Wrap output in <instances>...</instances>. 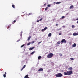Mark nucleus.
Here are the masks:
<instances>
[{
  "mask_svg": "<svg viewBox=\"0 0 78 78\" xmlns=\"http://www.w3.org/2000/svg\"><path fill=\"white\" fill-rule=\"evenodd\" d=\"M53 56V54L52 53H49L47 55L48 58H51Z\"/></svg>",
  "mask_w": 78,
  "mask_h": 78,
  "instance_id": "f257e3e1",
  "label": "nucleus"
},
{
  "mask_svg": "<svg viewBox=\"0 0 78 78\" xmlns=\"http://www.w3.org/2000/svg\"><path fill=\"white\" fill-rule=\"evenodd\" d=\"M56 77H61V76H62V74H61V73H58L56 75H55Z\"/></svg>",
  "mask_w": 78,
  "mask_h": 78,
  "instance_id": "f03ea898",
  "label": "nucleus"
},
{
  "mask_svg": "<svg viewBox=\"0 0 78 78\" xmlns=\"http://www.w3.org/2000/svg\"><path fill=\"white\" fill-rule=\"evenodd\" d=\"M73 73L72 71L71 70L69 71H67V73H68V75H72V74Z\"/></svg>",
  "mask_w": 78,
  "mask_h": 78,
  "instance_id": "7ed1b4c3",
  "label": "nucleus"
},
{
  "mask_svg": "<svg viewBox=\"0 0 78 78\" xmlns=\"http://www.w3.org/2000/svg\"><path fill=\"white\" fill-rule=\"evenodd\" d=\"M61 42L62 43L61 44H62V43H64V44H65V43H66V40L65 39H63L61 41Z\"/></svg>",
  "mask_w": 78,
  "mask_h": 78,
  "instance_id": "20e7f679",
  "label": "nucleus"
},
{
  "mask_svg": "<svg viewBox=\"0 0 78 78\" xmlns=\"http://www.w3.org/2000/svg\"><path fill=\"white\" fill-rule=\"evenodd\" d=\"M73 36H77L78 35V33H74L73 34Z\"/></svg>",
  "mask_w": 78,
  "mask_h": 78,
  "instance_id": "39448f33",
  "label": "nucleus"
},
{
  "mask_svg": "<svg viewBox=\"0 0 78 78\" xmlns=\"http://www.w3.org/2000/svg\"><path fill=\"white\" fill-rule=\"evenodd\" d=\"M41 58H42V57L41 56H39L38 57V60H39L41 59Z\"/></svg>",
  "mask_w": 78,
  "mask_h": 78,
  "instance_id": "423d86ee",
  "label": "nucleus"
},
{
  "mask_svg": "<svg viewBox=\"0 0 78 78\" xmlns=\"http://www.w3.org/2000/svg\"><path fill=\"white\" fill-rule=\"evenodd\" d=\"M34 48H35V47H34L32 48H29V50H33V49H34Z\"/></svg>",
  "mask_w": 78,
  "mask_h": 78,
  "instance_id": "0eeeda50",
  "label": "nucleus"
},
{
  "mask_svg": "<svg viewBox=\"0 0 78 78\" xmlns=\"http://www.w3.org/2000/svg\"><path fill=\"white\" fill-rule=\"evenodd\" d=\"M43 70V69L42 68H40L39 69L38 71L40 72V71H42Z\"/></svg>",
  "mask_w": 78,
  "mask_h": 78,
  "instance_id": "6e6552de",
  "label": "nucleus"
},
{
  "mask_svg": "<svg viewBox=\"0 0 78 78\" xmlns=\"http://www.w3.org/2000/svg\"><path fill=\"white\" fill-rule=\"evenodd\" d=\"M6 72H5V74L3 75V76L4 78H5L6 77Z\"/></svg>",
  "mask_w": 78,
  "mask_h": 78,
  "instance_id": "1a4fd4ad",
  "label": "nucleus"
},
{
  "mask_svg": "<svg viewBox=\"0 0 78 78\" xmlns=\"http://www.w3.org/2000/svg\"><path fill=\"white\" fill-rule=\"evenodd\" d=\"M25 78H30L28 77V75H27L24 76Z\"/></svg>",
  "mask_w": 78,
  "mask_h": 78,
  "instance_id": "9d476101",
  "label": "nucleus"
},
{
  "mask_svg": "<svg viewBox=\"0 0 78 78\" xmlns=\"http://www.w3.org/2000/svg\"><path fill=\"white\" fill-rule=\"evenodd\" d=\"M31 36H29L27 39L28 41H30V39H31Z\"/></svg>",
  "mask_w": 78,
  "mask_h": 78,
  "instance_id": "9b49d317",
  "label": "nucleus"
},
{
  "mask_svg": "<svg viewBox=\"0 0 78 78\" xmlns=\"http://www.w3.org/2000/svg\"><path fill=\"white\" fill-rule=\"evenodd\" d=\"M76 46V44L74 43L73 47H75Z\"/></svg>",
  "mask_w": 78,
  "mask_h": 78,
  "instance_id": "f8f14e48",
  "label": "nucleus"
},
{
  "mask_svg": "<svg viewBox=\"0 0 78 78\" xmlns=\"http://www.w3.org/2000/svg\"><path fill=\"white\" fill-rule=\"evenodd\" d=\"M64 74L65 75H68V73H67H67H66V72H64Z\"/></svg>",
  "mask_w": 78,
  "mask_h": 78,
  "instance_id": "ddd939ff",
  "label": "nucleus"
},
{
  "mask_svg": "<svg viewBox=\"0 0 78 78\" xmlns=\"http://www.w3.org/2000/svg\"><path fill=\"white\" fill-rule=\"evenodd\" d=\"M57 44H58V45H59V44H61V41H58Z\"/></svg>",
  "mask_w": 78,
  "mask_h": 78,
  "instance_id": "4468645a",
  "label": "nucleus"
},
{
  "mask_svg": "<svg viewBox=\"0 0 78 78\" xmlns=\"http://www.w3.org/2000/svg\"><path fill=\"white\" fill-rule=\"evenodd\" d=\"M68 69L69 70H73V68H72V67H70L68 68Z\"/></svg>",
  "mask_w": 78,
  "mask_h": 78,
  "instance_id": "2eb2a0df",
  "label": "nucleus"
},
{
  "mask_svg": "<svg viewBox=\"0 0 78 78\" xmlns=\"http://www.w3.org/2000/svg\"><path fill=\"white\" fill-rule=\"evenodd\" d=\"M73 8V5H72L70 6V7H69V9H72Z\"/></svg>",
  "mask_w": 78,
  "mask_h": 78,
  "instance_id": "dca6fc26",
  "label": "nucleus"
},
{
  "mask_svg": "<svg viewBox=\"0 0 78 78\" xmlns=\"http://www.w3.org/2000/svg\"><path fill=\"white\" fill-rule=\"evenodd\" d=\"M51 36V33H49L48 35V37H50Z\"/></svg>",
  "mask_w": 78,
  "mask_h": 78,
  "instance_id": "f3484780",
  "label": "nucleus"
},
{
  "mask_svg": "<svg viewBox=\"0 0 78 78\" xmlns=\"http://www.w3.org/2000/svg\"><path fill=\"white\" fill-rule=\"evenodd\" d=\"M12 8H15V5H12Z\"/></svg>",
  "mask_w": 78,
  "mask_h": 78,
  "instance_id": "a211bd4d",
  "label": "nucleus"
},
{
  "mask_svg": "<svg viewBox=\"0 0 78 78\" xmlns=\"http://www.w3.org/2000/svg\"><path fill=\"white\" fill-rule=\"evenodd\" d=\"M25 44H23L22 45H21V48H22V47H24V46H25Z\"/></svg>",
  "mask_w": 78,
  "mask_h": 78,
  "instance_id": "6ab92c4d",
  "label": "nucleus"
},
{
  "mask_svg": "<svg viewBox=\"0 0 78 78\" xmlns=\"http://www.w3.org/2000/svg\"><path fill=\"white\" fill-rule=\"evenodd\" d=\"M60 3H61V2H58L56 3V4H60Z\"/></svg>",
  "mask_w": 78,
  "mask_h": 78,
  "instance_id": "aec40b11",
  "label": "nucleus"
},
{
  "mask_svg": "<svg viewBox=\"0 0 78 78\" xmlns=\"http://www.w3.org/2000/svg\"><path fill=\"white\" fill-rule=\"evenodd\" d=\"M35 53V51H34L32 52V53H31V55H33V54Z\"/></svg>",
  "mask_w": 78,
  "mask_h": 78,
  "instance_id": "412c9836",
  "label": "nucleus"
},
{
  "mask_svg": "<svg viewBox=\"0 0 78 78\" xmlns=\"http://www.w3.org/2000/svg\"><path fill=\"white\" fill-rule=\"evenodd\" d=\"M61 30V28H60L59 29H57V31H59L60 30Z\"/></svg>",
  "mask_w": 78,
  "mask_h": 78,
  "instance_id": "4be33fe9",
  "label": "nucleus"
},
{
  "mask_svg": "<svg viewBox=\"0 0 78 78\" xmlns=\"http://www.w3.org/2000/svg\"><path fill=\"white\" fill-rule=\"evenodd\" d=\"M48 9V7H46L45 9V11H47Z\"/></svg>",
  "mask_w": 78,
  "mask_h": 78,
  "instance_id": "5701e85b",
  "label": "nucleus"
},
{
  "mask_svg": "<svg viewBox=\"0 0 78 78\" xmlns=\"http://www.w3.org/2000/svg\"><path fill=\"white\" fill-rule=\"evenodd\" d=\"M47 27H45L44 29V30L45 31V30H47Z\"/></svg>",
  "mask_w": 78,
  "mask_h": 78,
  "instance_id": "b1692460",
  "label": "nucleus"
},
{
  "mask_svg": "<svg viewBox=\"0 0 78 78\" xmlns=\"http://www.w3.org/2000/svg\"><path fill=\"white\" fill-rule=\"evenodd\" d=\"M30 44H31L30 42H29L28 43H27V45H30Z\"/></svg>",
  "mask_w": 78,
  "mask_h": 78,
  "instance_id": "393cba45",
  "label": "nucleus"
},
{
  "mask_svg": "<svg viewBox=\"0 0 78 78\" xmlns=\"http://www.w3.org/2000/svg\"><path fill=\"white\" fill-rule=\"evenodd\" d=\"M64 17H65L64 16H63L61 18V19H64Z\"/></svg>",
  "mask_w": 78,
  "mask_h": 78,
  "instance_id": "a878e982",
  "label": "nucleus"
},
{
  "mask_svg": "<svg viewBox=\"0 0 78 78\" xmlns=\"http://www.w3.org/2000/svg\"><path fill=\"white\" fill-rule=\"evenodd\" d=\"M72 27L73 28H75V26L73 25L72 26Z\"/></svg>",
  "mask_w": 78,
  "mask_h": 78,
  "instance_id": "bb28decb",
  "label": "nucleus"
},
{
  "mask_svg": "<svg viewBox=\"0 0 78 78\" xmlns=\"http://www.w3.org/2000/svg\"><path fill=\"white\" fill-rule=\"evenodd\" d=\"M59 56H61V57L62 56V54H59Z\"/></svg>",
  "mask_w": 78,
  "mask_h": 78,
  "instance_id": "cd10ccee",
  "label": "nucleus"
},
{
  "mask_svg": "<svg viewBox=\"0 0 78 78\" xmlns=\"http://www.w3.org/2000/svg\"><path fill=\"white\" fill-rule=\"evenodd\" d=\"M47 72H48V73L50 72V70H48L47 71Z\"/></svg>",
  "mask_w": 78,
  "mask_h": 78,
  "instance_id": "c85d7f7f",
  "label": "nucleus"
},
{
  "mask_svg": "<svg viewBox=\"0 0 78 78\" xmlns=\"http://www.w3.org/2000/svg\"><path fill=\"white\" fill-rule=\"evenodd\" d=\"M25 67H26V65H24L23 67V69L25 68Z\"/></svg>",
  "mask_w": 78,
  "mask_h": 78,
  "instance_id": "c756f323",
  "label": "nucleus"
},
{
  "mask_svg": "<svg viewBox=\"0 0 78 78\" xmlns=\"http://www.w3.org/2000/svg\"><path fill=\"white\" fill-rule=\"evenodd\" d=\"M48 7H50V5H49V4L48 5Z\"/></svg>",
  "mask_w": 78,
  "mask_h": 78,
  "instance_id": "7c9ffc66",
  "label": "nucleus"
},
{
  "mask_svg": "<svg viewBox=\"0 0 78 78\" xmlns=\"http://www.w3.org/2000/svg\"><path fill=\"white\" fill-rule=\"evenodd\" d=\"M42 18L39 21H42Z\"/></svg>",
  "mask_w": 78,
  "mask_h": 78,
  "instance_id": "2f4dec72",
  "label": "nucleus"
},
{
  "mask_svg": "<svg viewBox=\"0 0 78 78\" xmlns=\"http://www.w3.org/2000/svg\"><path fill=\"white\" fill-rule=\"evenodd\" d=\"M70 59H71V60H73V58H70Z\"/></svg>",
  "mask_w": 78,
  "mask_h": 78,
  "instance_id": "473e14b6",
  "label": "nucleus"
},
{
  "mask_svg": "<svg viewBox=\"0 0 78 78\" xmlns=\"http://www.w3.org/2000/svg\"><path fill=\"white\" fill-rule=\"evenodd\" d=\"M23 68H22L21 69V71H22V70H23Z\"/></svg>",
  "mask_w": 78,
  "mask_h": 78,
  "instance_id": "72a5a7b5",
  "label": "nucleus"
},
{
  "mask_svg": "<svg viewBox=\"0 0 78 78\" xmlns=\"http://www.w3.org/2000/svg\"><path fill=\"white\" fill-rule=\"evenodd\" d=\"M16 20H15L13 21L14 23H16Z\"/></svg>",
  "mask_w": 78,
  "mask_h": 78,
  "instance_id": "f704fd0d",
  "label": "nucleus"
},
{
  "mask_svg": "<svg viewBox=\"0 0 78 78\" xmlns=\"http://www.w3.org/2000/svg\"><path fill=\"white\" fill-rule=\"evenodd\" d=\"M45 31V30H44V29H43L42 30V31L43 32V31Z\"/></svg>",
  "mask_w": 78,
  "mask_h": 78,
  "instance_id": "c9c22d12",
  "label": "nucleus"
},
{
  "mask_svg": "<svg viewBox=\"0 0 78 78\" xmlns=\"http://www.w3.org/2000/svg\"><path fill=\"white\" fill-rule=\"evenodd\" d=\"M32 43V44H34V41H33Z\"/></svg>",
  "mask_w": 78,
  "mask_h": 78,
  "instance_id": "e433bc0d",
  "label": "nucleus"
},
{
  "mask_svg": "<svg viewBox=\"0 0 78 78\" xmlns=\"http://www.w3.org/2000/svg\"><path fill=\"white\" fill-rule=\"evenodd\" d=\"M41 42H42V41H41L40 42H39L38 43V44H40V43H41Z\"/></svg>",
  "mask_w": 78,
  "mask_h": 78,
  "instance_id": "4c0bfd02",
  "label": "nucleus"
},
{
  "mask_svg": "<svg viewBox=\"0 0 78 78\" xmlns=\"http://www.w3.org/2000/svg\"><path fill=\"white\" fill-rule=\"evenodd\" d=\"M58 24H56V26H58Z\"/></svg>",
  "mask_w": 78,
  "mask_h": 78,
  "instance_id": "58836bf2",
  "label": "nucleus"
},
{
  "mask_svg": "<svg viewBox=\"0 0 78 78\" xmlns=\"http://www.w3.org/2000/svg\"><path fill=\"white\" fill-rule=\"evenodd\" d=\"M61 34H62L61 33H59V35H61Z\"/></svg>",
  "mask_w": 78,
  "mask_h": 78,
  "instance_id": "ea45409f",
  "label": "nucleus"
},
{
  "mask_svg": "<svg viewBox=\"0 0 78 78\" xmlns=\"http://www.w3.org/2000/svg\"><path fill=\"white\" fill-rule=\"evenodd\" d=\"M47 5V4L45 3L44 4V6H45Z\"/></svg>",
  "mask_w": 78,
  "mask_h": 78,
  "instance_id": "a19ab883",
  "label": "nucleus"
},
{
  "mask_svg": "<svg viewBox=\"0 0 78 78\" xmlns=\"http://www.w3.org/2000/svg\"><path fill=\"white\" fill-rule=\"evenodd\" d=\"M20 41V40H18V41H17V42H19Z\"/></svg>",
  "mask_w": 78,
  "mask_h": 78,
  "instance_id": "79ce46f5",
  "label": "nucleus"
},
{
  "mask_svg": "<svg viewBox=\"0 0 78 78\" xmlns=\"http://www.w3.org/2000/svg\"><path fill=\"white\" fill-rule=\"evenodd\" d=\"M39 21H39V20H37V22H39Z\"/></svg>",
  "mask_w": 78,
  "mask_h": 78,
  "instance_id": "37998d69",
  "label": "nucleus"
},
{
  "mask_svg": "<svg viewBox=\"0 0 78 78\" xmlns=\"http://www.w3.org/2000/svg\"><path fill=\"white\" fill-rule=\"evenodd\" d=\"M55 20H56V19H54V20H53V21H54Z\"/></svg>",
  "mask_w": 78,
  "mask_h": 78,
  "instance_id": "c03bdc74",
  "label": "nucleus"
},
{
  "mask_svg": "<svg viewBox=\"0 0 78 78\" xmlns=\"http://www.w3.org/2000/svg\"><path fill=\"white\" fill-rule=\"evenodd\" d=\"M76 20H78V18L76 19Z\"/></svg>",
  "mask_w": 78,
  "mask_h": 78,
  "instance_id": "a18cd8bd",
  "label": "nucleus"
},
{
  "mask_svg": "<svg viewBox=\"0 0 78 78\" xmlns=\"http://www.w3.org/2000/svg\"><path fill=\"white\" fill-rule=\"evenodd\" d=\"M9 28H10V27H7V29H8Z\"/></svg>",
  "mask_w": 78,
  "mask_h": 78,
  "instance_id": "49530a36",
  "label": "nucleus"
},
{
  "mask_svg": "<svg viewBox=\"0 0 78 78\" xmlns=\"http://www.w3.org/2000/svg\"><path fill=\"white\" fill-rule=\"evenodd\" d=\"M30 15H31V13L29 14V16H30Z\"/></svg>",
  "mask_w": 78,
  "mask_h": 78,
  "instance_id": "de8ad7c7",
  "label": "nucleus"
},
{
  "mask_svg": "<svg viewBox=\"0 0 78 78\" xmlns=\"http://www.w3.org/2000/svg\"><path fill=\"white\" fill-rule=\"evenodd\" d=\"M77 24H78V21H77Z\"/></svg>",
  "mask_w": 78,
  "mask_h": 78,
  "instance_id": "09e8293b",
  "label": "nucleus"
},
{
  "mask_svg": "<svg viewBox=\"0 0 78 78\" xmlns=\"http://www.w3.org/2000/svg\"><path fill=\"white\" fill-rule=\"evenodd\" d=\"M56 3V2H54V3Z\"/></svg>",
  "mask_w": 78,
  "mask_h": 78,
  "instance_id": "8fccbe9b",
  "label": "nucleus"
},
{
  "mask_svg": "<svg viewBox=\"0 0 78 78\" xmlns=\"http://www.w3.org/2000/svg\"><path fill=\"white\" fill-rule=\"evenodd\" d=\"M24 50H25V49H24Z\"/></svg>",
  "mask_w": 78,
  "mask_h": 78,
  "instance_id": "3c124183",
  "label": "nucleus"
},
{
  "mask_svg": "<svg viewBox=\"0 0 78 78\" xmlns=\"http://www.w3.org/2000/svg\"><path fill=\"white\" fill-rule=\"evenodd\" d=\"M24 50H25V49H24Z\"/></svg>",
  "mask_w": 78,
  "mask_h": 78,
  "instance_id": "603ef678",
  "label": "nucleus"
}]
</instances>
